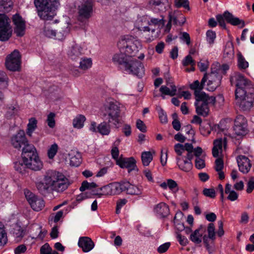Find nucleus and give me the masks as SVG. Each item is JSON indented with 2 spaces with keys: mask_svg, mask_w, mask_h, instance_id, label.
Returning <instances> with one entry per match:
<instances>
[{
  "mask_svg": "<svg viewBox=\"0 0 254 254\" xmlns=\"http://www.w3.org/2000/svg\"><path fill=\"white\" fill-rule=\"evenodd\" d=\"M36 185L41 193H46L50 190L57 192L63 191L67 188L68 183L67 179L63 174L49 170L44 176L43 181H38Z\"/></svg>",
  "mask_w": 254,
  "mask_h": 254,
  "instance_id": "f257e3e1",
  "label": "nucleus"
},
{
  "mask_svg": "<svg viewBox=\"0 0 254 254\" xmlns=\"http://www.w3.org/2000/svg\"><path fill=\"white\" fill-rule=\"evenodd\" d=\"M39 17L44 20H52L60 5L59 0H34Z\"/></svg>",
  "mask_w": 254,
  "mask_h": 254,
  "instance_id": "f03ea898",
  "label": "nucleus"
},
{
  "mask_svg": "<svg viewBox=\"0 0 254 254\" xmlns=\"http://www.w3.org/2000/svg\"><path fill=\"white\" fill-rule=\"evenodd\" d=\"M229 68L228 64H213L211 72L203 76L207 79L205 89L209 91L215 90L221 84L223 75Z\"/></svg>",
  "mask_w": 254,
  "mask_h": 254,
  "instance_id": "7ed1b4c3",
  "label": "nucleus"
},
{
  "mask_svg": "<svg viewBox=\"0 0 254 254\" xmlns=\"http://www.w3.org/2000/svg\"><path fill=\"white\" fill-rule=\"evenodd\" d=\"M22 160L28 168L34 171H40L43 167L36 148L34 145H28L23 150L21 154Z\"/></svg>",
  "mask_w": 254,
  "mask_h": 254,
  "instance_id": "20e7f679",
  "label": "nucleus"
},
{
  "mask_svg": "<svg viewBox=\"0 0 254 254\" xmlns=\"http://www.w3.org/2000/svg\"><path fill=\"white\" fill-rule=\"evenodd\" d=\"M117 45L120 52L125 53L130 58L135 56L142 47L139 40L129 35L122 36Z\"/></svg>",
  "mask_w": 254,
  "mask_h": 254,
  "instance_id": "39448f33",
  "label": "nucleus"
},
{
  "mask_svg": "<svg viewBox=\"0 0 254 254\" xmlns=\"http://www.w3.org/2000/svg\"><path fill=\"white\" fill-rule=\"evenodd\" d=\"M120 104L113 100L108 99L104 103L102 110L106 112L108 123H111L115 127H119L121 123L120 119L121 110Z\"/></svg>",
  "mask_w": 254,
  "mask_h": 254,
  "instance_id": "423d86ee",
  "label": "nucleus"
},
{
  "mask_svg": "<svg viewBox=\"0 0 254 254\" xmlns=\"http://www.w3.org/2000/svg\"><path fill=\"white\" fill-rule=\"evenodd\" d=\"M230 82L232 85H235L236 87L235 90L236 97H242L243 95L246 94V90L251 88L253 86L250 80L238 72L235 73L231 76Z\"/></svg>",
  "mask_w": 254,
  "mask_h": 254,
  "instance_id": "0eeeda50",
  "label": "nucleus"
},
{
  "mask_svg": "<svg viewBox=\"0 0 254 254\" xmlns=\"http://www.w3.org/2000/svg\"><path fill=\"white\" fill-rule=\"evenodd\" d=\"M215 100V97L209 95L195 98L194 105L196 113L203 117H206L209 112V106L214 105Z\"/></svg>",
  "mask_w": 254,
  "mask_h": 254,
  "instance_id": "6e6552de",
  "label": "nucleus"
},
{
  "mask_svg": "<svg viewBox=\"0 0 254 254\" xmlns=\"http://www.w3.org/2000/svg\"><path fill=\"white\" fill-rule=\"evenodd\" d=\"M77 20L85 24L87 23L93 12V2L92 0H86L82 1L77 8Z\"/></svg>",
  "mask_w": 254,
  "mask_h": 254,
  "instance_id": "1a4fd4ad",
  "label": "nucleus"
},
{
  "mask_svg": "<svg viewBox=\"0 0 254 254\" xmlns=\"http://www.w3.org/2000/svg\"><path fill=\"white\" fill-rule=\"evenodd\" d=\"M216 19L219 25L224 28H226L225 20L231 25L237 26L241 28L244 27L245 25L244 20L235 17L228 11H225L223 15L219 14L217 15Z\"/></svg>",
  "mask_w": 254,
  "mask_h": 254,
  "instance_id": "9d476101",
  "label": "nucleus"
},
{
  "mask_svg": "<svg viewBox=\"0 0 254 254\" xmlns=\"http://www.w3.org/2000/svg\"><path fill=\"white\" fill-rule=\"evenodd\" d=\"M9 18L4 14H0V40L7 41L12 33Z\"/></svg>",
  "mask_w": 254,
  "mask_h": 254,
  "instance_id": "9b49d317",
  "label": "nucleus"
},
{
  "mask_svg": "<svg viewBox=\"0 0 254 254\" xmlns=\"http://www.w3.org/2000/svg\"><path fill=\"white\" fill-rule=\"evenodd\" d=\"M24 194L27 201L34 210L39 211L44 207L45 202L44 200L36 196L29 190L24 189Z\"/></svg>",
  "mask_w": 254,
  "mask_h": 254,
  "instance_id": "f8f14e48",
  "label": "nucleus"
},
{
  "mask_svg": "<svg viewBox=\"0 0 254 254\" xmlns=\"http://www.w3.org/2000/svg\"><path fill=\"white\" fill-rule=\"evenodd\" d=\"M119 182H114L99 188L95 194L100 197L102 195H114L121 193Z\"/></svg>",
  "mask_w": 254,
  "mask_h": 254,
  "instance_id": "ddd939ff",
  "label": "nucleus"
},
{
  "mask_svg": "<svg viewBox=\"0 0 254 254\" xmlns=\"http://www.w3.org/2000/svg\"><path fill=\"white\" fill-rule=\"evenodd\" d=\"M12 22L14 25V33L17 36L22 37L25 33L26 22L18 13L12 16Z\"/></svg>",
  "mask_w": 254,
  "mask_h": 254,
  "instance_id": "4468645a",
  "label": "nucleus"
},
{
  "mask_svg": "<svg viewBox=\"0 0 254 254\" xmlns=\"http://www.w3.org/2000/svg\"><path fill=\"white\" fill-rule=\"evenodd\" d=\"M11 144L12 146L18 150H20L23 147L22 150L29 144L26 138L25 132L23 130H20L16 134L12 136L11 138Z\"/></svg>",
  "mask_w": 254,
  "mask_h": 254,
  "instance_id": "2eb2a0df",
  "label": "nucleus"
},
{
  "mask_svg": "<svg viewBox=\"0 0 254 254\" xmlns=\"http://www.w3.org/2000/svg\"><path fill=\"white\" fill-rule=\"evenodd\" d=\"M120 69L125 73H131L139 77L144 74L143 64H120Z\"/></svg>",
  "mask_w": 254,
  "mask_h": 254,
  "instance_id": "dca6fc26",
  "label": "nucleus"
},
{
  "mask_svg": "<svg viewBox=\"0 0 254 254\" xmlns=\"http://www.w3.org/2000/svg\"><path fill=\"white\" fill-rule=\"evenodd\" d=\"M234 131L238 136H243L247 133V122L244 116L239 115L237 117L235 121Z\"/></svg>",
  "mask_w": 254,
  "mask_h": 254,
  "instance_id": "f3484780",
  "label": "nucleus"
},
{
  "mask_svg": "<svg viewBox=\"0 0 254 254\" xmlns=\"http://www.w3.org/2000/svg\"><path fill=\"white\" fill-rule=\"evenodd\" d=\"M236 104L240 110L243 112H249L253 107L254 99L249 97L247 94L243 95L242 97H236Z\"/></svg>",
  "mask_w": 254,
  "mask_h": 254,
  "instance_id": "a211bd4d",
  "label": "nucleus"
},
{
  "mask_svg": "<svg viewBox=\"0 0 254 254\" xmlns=\"http://www.w3.org/2000/svg\"><path fill=\"white\" fill-rule=\"evenodd\" d=\"M176 153L178 155H186L188 158L192 159L193 157V147L191 143H186L185 144H176L174 146Z\"/></svg>",
  "mask_w": 254,
  "mask_h": 254,
  "instance_id": "6ab92c4d",
  "label": "nucleus"
},
{
  "mask_svg": "<svg viewBox=\"0 0 254 254\" xmlns=\"http://www.w3.org/2000/svg\"><path fill=\"white\" fill-rule=\"evenodd\" d=\"M207 79L206 77L203 76L200 81L196 80L190 85V88L194 91L195 98L208 95L202 91V89L204 88H205L206 84L205 83Z\"/></svg>",
  "mask_w": 254,
  "mask_h": 254,
  "instance_id": "aec40b11",
  "label": "nucleus"
},
{
  "mask_svg": "<svg viewBox=\"0 0 254 254\" xmlns=\"http://www.w3.org/2000/svg\"><path fill=\"white\" fill-rule=\"evenodd\" d=\"M82 54L83 48L82 46L74 42L69 46L67 51L68 58L73 61H76Z\"/></svg>",
  "mask_w": 254,
  "mask_h": 254,
  "instance_id": "412c9836",
  "label": "nucleus"
},
{
  "mask_svg": "<svg viewBox=\"0 0 254 254\" xmlns=\"http://www.w3.org/2000/svg\"><path fill=\"white\" fill-rule=\"evenodd\" d=\"M120 184L121 193L126 191L127 193L131 195H139L141 193V190L138 187L131 184L128 181L119 182Z\"/></svg>",
  "mask_w": 254,
  "mask_h": 254,
  "instance_id": "4be33fe9",
  "label": "nucleus"
},
{
  "mask_svg": "<svg viewBox=\"0 0 254 254\" xmlns=\"http://www.w3.org/2000/svg\"><path fill=\"white\" fill-rule=\"evenodd\" d=\"M121 168H127L128 172L135 170L136 169V161L133 157L122 158L120 157L116 164Z\"/></svg>",
  "mask_w": 254,
  "mask_h": 254,
  "instance_id": "5701e85b",
  "label": "nucleus"
},
{
  "mask_svg": "<svg viewBox=\"0 0 254 254\" xmlns=\"http://www.w3.org/2000/svg\"><path fill=\"white\" fill-rule=\"evenodd\" d=\"M177 165L182 171L189 172L192 167V159H190L186 155H178L176 158Z\"/></svg>",
  "mask_w": 254,
  "mask_h": 254,
  "instance_id": "b1692460",
  "label": "nucleus"
},
{
  "mask_svg": "<svg viewBox=\"0 0 254 254\" xmlns=\"http://www.w3.org/2000/svg\"><path fill=\"white\" fill-rule=\"evenodd\" d=\"M237 162L240 171L244 174L248 173L252 167L250 159L244 155H239L237 157Z\"/></svg>",
  "mask_w": 254,
  "mask_h": 254,
  "instance_id": "393cba45",
  "label": "nucleus"
},
{
  "mask_svg": "<svg viewBox=\"0 0 254 254\" xmlns=\"http://www.w3.org/2000/svg\"><path fill=\"white\" fill-rule=\"evenodd\" d=\"M212 154L213 157H218L221 155L223 148H225L226 145V138H218L215 139L213 142Z\"/></svg>",
  "mask_w": 254,
  "mask_h": 254,
  "instance_id": "a878e982",
  "label": "nucleus"
},
{
  "mask_svg": "<svg viewBox=\"0 0 254 254\" xmlns=\"http://www.w3.org/2000/svg\"><path fill=\"white\" fill-rule=\"evenodd\" d=\"M78 245L85 253L90 252L94 247V242L90 238L87 237H80Z\"/></svg>",
  "mask_w": 254,
  "mask_h": 254,
  "instance_id": "bb28decb",
  "label": "nucleus"
},
{
  "mask_svg": "<svg viewBox=\"0 0 254 254\" xmlns=\"http://www.w3.org/2000/svg\"><path fill=\"white\" fill-rule=\"evenodd\" d=\"M149 3L154 10L160 12L166 11L169 6L168 0H150Z\"/></svg>",
  "mask_w": 254,
  "mask_h": 254,
  "instance_id": "cd10ccee",
  "label": "nucleus"
},
{
  "mask_svg": "<svg viewBox=\"0 0 254 254\" xmlns=\"http://www.w3.org/2000/svg\"><path fill=\"white\" fill-rule=\"evenodd\" d=\"M154 211L161 217H166L170 212L169 206L164 202H160L155 205Z\"/></svg>",
  "mask_w": 254,
  "mask_h": 254,
  "instance_id": "c85d7f7f",
  "label": "nucleus"
},
{
  "mask_svg": "<svg viewBox=\"0 0 254 254\" xmlns=\"http://www.w3.org/2000/svg\"><path fill=\"white\" fill-rule=\"evenodd\" d=\"M131 59L125 53L121 52L113 56L112 62L117 64H129V62L131 61Z\"/></svg>",
  "mask_w": 254,
  "mask_h": 254,
  "instance_id": "c756f323",
  "label": "nucleus"
},
{
  "mask_svg": "<svg viewBox=\"0 0 254 254\" xmlns=\"http://www.w3.org/2000/svg\"><path fill=\"white\" fill-rule=\"evenodd\" d=\"M185 21V17L179 12H174L173 15H170L169 22L173 24L182 26Z\"/></svg>",
  "mask_w": 254,
  "mask_h": 254,
  "instance_id": "7c9ffc66",
  "label": "nucleus"
},
{
  "mask_svg": "<svg viewBox=\"0 0 254 254\" xmlns=\"http://www.w3.org/2000/svg\"><path fill=\"white\" fill-rule=\"evenodd\" d=\"M160 91L164 95L173 96L176 94L177 87L173 83H167V85H163Z\"/></svg>",
  "mask_w": 254,
  "mask_h": 254,
  "instance_id": "2f4dec72",
  "label": "nucleus"
},
{
  "mask_svg": "<svg viewBox=\"0 0 254 254\" xmlns=\"http://www.w3.org/2000/svg\"><path fill=\"white\" fill-rule=\"evenodd\" d=\"M21 56L18 51L14 50L6 58L5 64H21Z\"/></svg>",
  "mask_w": 254,
  "mask_h": 254,
  "instance_id": "473e14b6",
  "label": "nucleus"
},
{
  "mask_svg": "<svg viewBox=\"0 0 254 254\" xmlns=\"http://www.w3.org/2000/svg\"><path fill=\"white\" fill-rule=\"evenodd\" d=\"M70 28L68 23H64L60 29L56 32L55 39L58 40L64 39L69 33Z\"/></svg>",
  "mask_w": 254,
  "mask_h": 254,
  "instance_id": "72a5a7b5",
  "label": "nucleus"
},
{
  "mask_svg": "<svg viewBox=\"0 0 254 254\" xmlns=\"http://www.w3.org/2000/svg\"><path fill=\"white\" fill-rule=\"evenodd\" d=\"M70 165L72 166H78L81 161V156L79 153L75 151H71L69 153Z\"/></svg>",
  "mask_w": 254,
  "mask_h": 254,
  "instance_id": "f704fd0d",
  "label": "nucleus"
},
{
  "mask_svg": "<svg viewBox=\"0 0 254 254\" xmlns=\"http://www.w3.org/2000/svg\"><path fill=\"white\" fill-rule=\"evenodd\" d=\"M234 56L233 45L231 42L226 43L224 50V58L226 60L232 59Z\"/></svg>",
  "mask_w": 254,
  "mask_h": 254,
  "instance_id": "c9c22d12",
  "label": "nucleus"
},
{
  "mask_svg": "<svg viewBox=\"0 0 254 254\" xmlns=\"http://www.w3.org/2000/svg\"><path fill=\"white\" fill-rule=\"evenodd\" d=\"M215 238H210L205 235L202 238L205 247L209 254L212 253L215 251L214 240Z\"/></svg>",
  "mask_w": 254,
  "mask_h": 254,
  "instance_id": "e433bc0d",
  "label": "nucleus"
},
{
  "mask_svg": "<svg viewBox=\"0 0 254 254\" xmlns=\"http://www.w3.org/2000/svg\"><path fill=\"white\" fill-rule=\"evenodd\" d=\"M201 231V228L200 227L191 232L190 237V241L195 244L201 243L202 239V233Z\"/></svg>",
  "mask_w": 254,
  "mask_h": 254,
  "instance_id": "4c0bfd02",
  "label": "nucleus"
},
{
  "mask_svg": "<svg viewBox=\"0 0 254 254\" xmlns=\"http://www.w3.org/2000/svg\"><path fill=\"white\" fill-rule=\"evenodd\" d=\"M110 123L103 122L97 126L98 132L103 135H108L111 132Z\"/></svg>",
  "mask_w": 254,
  "mask_h": 254,
  "instance_id": "58836bf2",
  "label": "nucleus"
},
{
  "mask_svg": "<svg viewBox=\"0 0 254 254\" xmlns=\"http://www.w3.org/2000/svg\"><path fill=\"white\" fill-rule=\"evenodd\" d=\"M19 111V106L17 103L14 102L12 104L7 105L5 116L7 118H11L16 115Z\"/></svg>",
  "mask_w": 254,
  "mask_h": 254,
  "instance_id": "ea45409f",
  "label": "nucleus"
},
{
  "mask_svg": "<svg viewBox=\"0 0 254 254\" xmlns=\"http://www.w3.org/2000/svg\"><path fill=\"white\" fill-rule=\"evenodd\" d=\"M86 120L85 116L82 115H79L76 116L73 120V127L77 129H80L84 126V123Z\"/></svg>",
  "mask_w": 254,
  "mask_h": 254,
  "instance_id": "a19ab883",
  "label": "nucleus"
},
{
  "mask_svg": "<svg viewBox=\"0 0 254 254\" xmlns=\"http://www.w3.org/2000/svg\"><path fill=\"white\" fill-rule=\"evenodd\" d=\"M231 185L229 184H227L225 186V192L228 194L227 198L234 201L237 200L238 198V194L234 190H231Z\"/></svg>",
  "mask_w": 254,
  "mask_h": 254,
  "instance_id": "79ce46f5",
  "label": "nucleus"
},
{
  "mask_svg": "<svg viewBox=\"0 0 254 254\" xmlns=\"http://www.w3.org/2000/svg\"><path fill=\"white\" fill-rule=\"evenodd\" d=\"M13 6L11 0H0V11L3 12L10 11Z\"/></svg>",
  "mask_w": 254,
  "mask_h": 254,
  "instance_id": "37998d69",
  "label": "nucleus"
},
{
  "mask_svg": "<svg viewBox=\"0 0 254 254\" xmlns=\"http://www.w3.org/2000/svg\"><path fill=\"white\" fill-rule=\"evenodd\" d=\"M14 168L16 171L22 174H24L26 171V169L28 168L22 159L14 162Z\"/></svg>",
  "mask_w": 254,
  "mask_h": 254,
  "instance_id": "c03bdc74",
  "label": "nucleus"
},
{
  "mask_svg": "<svg viewBox=\"0 0 254 254\" xmlns=\"http://www.w3.org/2000/svg\"><path fill=\"white\" fill-rule=\"evenodd\" d=\"M7 242V233L3 224L0 221V247L4 246Z\"/></svg>",
  "mask_w": 254,
  "mask_h": 254,
  "instance_id": "a18cd8bd",
  "label": "nucleus"
},
{
  "mask_svg": "<svg viewBox=\"0 0 254 254\" xmlns=\"http://www.w3.org/2000/svg\"><path fill=\"white\" fill-rule=\"evenodd\" d=\"M153 159L152 154L150 151H144L141 154V160L144 166H147Z\"/></svg>",
  "mask_w": 254,
  "mask_h": 254,
  "instance_id": "49530a36",
  "label": "nucleus"
},
{
  "mask_svg": "<svg viewBox=\"0 0 254 254\" xmlns=\"http://www.w3.org/2000/svg\"><path fill=\"white\" fill-rule=\"evenodd\" d=\"M37 121L34 118H30L27 125L26 133L28 135L31 136L34 130L37 127Z\"/></svg>",
  "mask_w": 254,
  "mask_h": 254,
  "instance_id": "de8ad7c7",
  "label": "nucleus"
},
{
  "mask_svg": "<svg viewBox=\"0 0 254 254\" xmlns=\"http://www.w3.org/2000/svg\"><path fill=\"white\" fill-rule=\"evenodd\" d=\"M59 150V146L56 143L52 144L47 150V155L50 159H53Z\"/></svg>",
  "mask_w": 254,
  "mask_h": 254,
  "instance_id": "09e8293b",
  "label": "nucleus"
},
{
  "mask_svg": "<svg viewBox=\"0 0 254 254\" xmlns=\"http://www.w3.org/2000/svg\"><path fill=\"white\" fill-rule=\"evenodd\" d=\"M9 78L6 73L0 71V87L1 88H6L8 86Z\"/></svg>",
  "mask_w": 254,
  "mask_h": 254,
  "instance_id": "8fccbe9b",
  "label": "nucleus"
},
{
  "mask_svg": "<svg viewBox=\"0 0 254 254\" xmlns=\"http://www.w3.org/2000/svg\"><path fill=\"white\" fill-rule=\"evenodd\" d=\"M162 19L156 18H150L147 16H144L141 18L142 22L146 23L149 25H158Z\"/></svg>",
  "mask_w": 254,
  "mask_h": 254,
  "instance_id": "3c124183",
  "label": "nucleus"
},
{
  "mask_svg": "<svg viewBox=\"0 0 254 254\" xmlns=\"http://www.w3.org/2000/svg\"><path fill=\"white\" fill-rule=\"evenodd\" d=\"M13 234L14 237L19 241L23 237L25 232L21 226L16 225L13 228Z\"/></svg>",
  "mask_w": 254,
  "mask_h": 254,
  "instance_id": "603ef678",
  "label": "nucleus"
},
{
  "mask_svg": "<svg viewBox=\"0 0 254 254\" xmlns=\"http://www.w3.org/2000/svg\"><path fill=\"white\" fill-rule=\"evenodd\" d=\"M189 0H175L174 5L177 8L184 7L185 9L190 10Z\"/></svg>",
  "mask_w": 254,
  "mask_h": 254,
  "instance_id": "864d4df0",
  "label": "nucleus"
},
{
  "mask_svg": "<svg viewBox=\"0 0 254 254\" xmlns=\"http://www.w3.org/2000/svg\"><path fill=\"white\" fill-rule=\"evenodd\" d=\"M97 185L94 182L89 183L86 181H84L82 183L81 186L80 187V190L84 191L85 190L91 189L97 187Z\"/></svg>",
  "mask_w": 254,
  "mask_h": 254,
  "instance_id": "5fc2aeb1",
  "label": "nucleus"
},
{
  "mask_svg": "<svg viewBox=\"0 0 254 254\" xmlns=\"http://www.w3.org/2000/svg\"><path fill=\"white\" fill-rule=\"evenodd\" d=\"M43 34L49 38H54L56 35V31L53 30L49 26H46L43 30Z\"/></svg>",
  "mask_w": 254,
  "mask_h": 254,
  "instance_id": "6e6d98bb",
  "label": "nucleus"
},
{
  "mask_svg": "<svg viewBox=\"0 0 254 254\" xmlns=\"http://www.w3.org/2000/svg\"><path fill=\"white\" fill-rule=\"evenodd\" d=\"M216 38V34L215 32L212 30H208L206 32L207 41L209 44H212Z\"/></svg>",
  "mask_w": 254,
  "mask_h": 254,
  "instance_id": "4d7b16f0",
  "label": "nucleus"
},
{
  "mask_svg": "<svg viewBox=\"0 0 254 254\" xmlns=\"http://www.w3.org/2000/svg\"><path fill=\"white\" fill-rule=\"evenodd\" d=\"M55 114L54 113H50L48 115L47 122L48 126L51 128H53L55 126Z\"/></svg>",
  "mask_w": 254,
  "mask_h": 254,
  "instance_id": "13d9d810",
  "label": "nucleus"
},
{
  "mask_svg": "<svg viewBox=\"0 0 254 254\" xmlns=\"http://www.w3.org/2000/svg\"><path fill=\"white\" fill-rule=\"evenodd\" d=\"M208 235L210 238H215V226L213 223H209L207 229Z\"/></svg>",
  "mask_w": 254,
  "mask_h": 254,
  "instance_id": "bf43d9fd",
  "label": "nucleus"
},
{
  "mask_svg": "<svg viewBox=\"0 0 254 254\" xmlns=\"http://www.w3.org/2000/svg\"><path fill=\"white\" fill-rule=\"evenodd\" d=\"M91 67V64H79L78 66V68L79 71L78 72H76V71H74V73L75 75L78 76L80 74L82 73L84 71Z\"/></svg>",
  "mask_w": 254,
  "mask_h": 254,
  "instance_id": "052dcab7",
  "label": "nucleus"
},
{
  "mask_svg": "<svg viewBox=\"0 0 254 254\" xmlns=\"http://www.w3.org/2000/svg\"><path fill=\"white\" fill-rule=\"evenodd\" d=\"M223 167L224 163L223 160L220 158L216 159L215 161L214 166V168L216 171H220L222 170Z\"/></svg>",
  "mask_w": 254,
  "mask_h": 254,
  "instance_id": "680f3d73",
  "label": "nucleus"
},
{
  "mask_svg": "<svg viewBox=\"0 0 254 254\" xmlns=\"http://www.w3.org/2000/svg\"><path fill=\"white\" fill-rule=\"evenodd\" d=\"M127 202V200L125 198L121 199L117 202V206L116 212L117 214H119L121 212V209Z\"/></svg>",
  "mask_w": 254,
  "mask_h": 254,
  "instance_id": "e2e57ef3",
  "label": "nucleus"
},
{
  "mask_svg": "<svg viewBox=\"0 0 254 254\" xmlns=\"http://www.w3.org/2000/svg\"><path fill=\"white\" fill-rule=\"evenodd\" d=\"M195 166L198 169H201L205 167L204 160L200 157H197L195 160Z\"/></svg>",
  "mask_w": 254,
  "mask_h": 254,
  "instance_id": "0e129e2a",
  "label": "nucleus"
},
{
  "mask_svg": "<svg viewBox=\"0 0 254 254\" xmlns=\"http://www.w3.org/2000/svg\"><path fill=\"white\" fill-rule=\"evenodd\" d=\"M203 194L210 198H214L215 197V191L214 189H204L203 190Z\"/></svg>",
  "mask_w": 254,
  "mask_h": 254,
  "instance_id": "69168bd1",
  "label": "nucleus"
},
{
  "mask_svg": "<svg viewBox=\"0 0 254 254\" xmlns=\"http://www.w3.org/2000/svg\"><path fill=\"white\" fill-rule=\"evenodd\" d=\"M168 182V187L172 191L175 190V191H177L178 190V185L177 183L172 180V179H168L167 180Z\"/></svg>",
  "mask_w": 254,
  "mask_h": 254,
  "instance_id": "338daca9",
  "label": "nucleus"
},
{
  "mask_svg": "<svg viewBox=\"0 0 254 254\" xmlns=\"http://www.w3.org/2000/svg\"><path fill=\"white\" fill-rule=\"evenodd\" d=\"M51 251V248L48 244H44L40 249L41 254H50Z\"/></svg>",
  "mask_w": 254,
  "mask_h": 254,
  "instance_id": "774afa93",
  "label": "nucleus"
}]
</instances>
